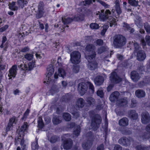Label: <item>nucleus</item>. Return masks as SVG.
Returning <instances> with one entry per match:
<instances>
[{
	"label": "nucleus",
	"mask_w": 150,
	"mask_h": 150,
	"mask_svg": "<svg viewBox=\"0 0 150 150\" xmlns=\"http://www.w3.org/2000/svg\"><path fill=\"white\" fill-rule=\"evenodd\" d=\"M104 77L100 75L96 76L94 79V82L96 86H99L102 85L104 81Z\"/></svg>",
	"instance_id": "18"
},
{
	"label": "nucleus",
	"mask_w": 150,
	"mask_h": 150,
	"mask_svg": "<svg viewBox=\"0 0 150 150\" xmlns=\"http://www.w3.org/2000/svg\"><path fill=\"white\" fill-rule=\"evenodd\" d=\"M66 75V73L64 70L61 68H59L58 70V74L55 72L54 74V78L57 79L58 78V76L64 78Z\"/></svg>",
	"instance_id": "20"
},
{
	"label": "nucleus",
	"mask_w": 150,
	"mask_h": 150,
	"mask_svg": "<svg viewBox=\"0 0 150 150\" xmlns=\"http://www.w3.org/2000/svg\"><path fill=\"white\" fill-rule=\"evenodd\" d=\"M126 43L125 37L120 34L115 35L113 38V45L116 48L121 49Z\"/></svg>",
	"instance_id": "2"
},
{
	"label": "nucleus",
	"mask_w": 150,
	"mask_h": 150,
	"mask_svg": "<svg viewBox=\"0 0 150 150\" xmlns=\"http://www.w3.org/2000/svg\"><path fill=\"white\" fill-rule=\"evenodd\" d=\"M146 132L141 131L139 134V136L142 139H149L150 138V123L146 127Z\"/></svg>",
	"instance_id": "7"
},
{
	"label": "nucleus",
	"mask_w": 150,
	"mask_h": 150,
	"mask_svg": "<svg viewBox=\"0 0 150 150\" xmlns=\"http://www.w3.org/2000/svg\"><path fill=\"white\" fill-rule=\"evenodd\" d=\"M62 21L64 24H68L72 22L73 21V20L72 18H62Z\"/></svg>",
	"instance_id": "45"
},
{
	"label": "nucleus",
	"mask_w": 150,
	"mask_h": 150,
	"mask_svg": "<svg viewBox=\"0 0 150 150\" xmlns=\"http://www.w3.org/2000/svg\"><path fill=\"white\" fill-rule=\"evenodd\" d=\"M81 54L78 51H74L70 54V61L73 64H77L79 63L81 61Z\"/></svg>",
	"instance_id": "4"
},
{
	"label": "nucleus",
	"mask_w": 150,
	"mask_h": 150,
	"mask_svg": "<svg viewBox=\"0 0 150 150\" xmlns=\"http://www.w3.org/2000/svg\"><path fill=\"white\" fill-rule=\"evenodd\" d=\"M110 80L112 83H117L121 81V78L117 75L115 72H112L110 76Z\"/></svg>",
	"instance_id": "10"
},
{
	"label": "nucleus",
	"mask_w": 150,
	"mask_h": 150,
	"mask_svg": "<svg viewBox=\"0 0 150 150\" xmlns=\"http://www.w3.org/2000/svg\"><path fill=\"white\" fill-rule=\"evenodd\" d=\"M133 142V139L131 138L128 139L126 137H123L120 139L118 140V143L125 146H129L131 142Z\"/></svg>",
	"instance_id": "14"
},
{
	"label": "nucleus",
	"mask_w": 150,
	"mask_h": 150,
	"mask_svg": "<svg viewBox=\"0 0 150 150\" xmlns=\"http://www.w3.org/2000/svg\"><path fill=\"white\" fill-rule=\"evenodd\" d=\"M144 26L146 32L147 34H150V25L148 22H146L144 24Z\"/></svg>",
	"instance_id": "40"
},
{
	"label": "nucleus",
	"mask_w": 150,
	"mask_h": 150,
	"mask_svg": "<svg viewBox=\"0 0 150 150\" xmlns=\"http://www.w3.org/2000/svg\"><path fill=\"white\" fill-rule=\"evenodd\" d=\"M128 101L126 98H122L119 99L117 102V103L118 106L119 107H125L127 106Z\"/></svg>",
	"instance_id": "25"
},
{
	"label": "nucleus",
	"mask_w": 150,
	"mask_h": 150,
	"mask_svg": "<svg viewBox=\"0 0 150 150\" xmlns=\"http://www.w3.org/2000/svg\"><path fill=\"white\" fill-rule=\"evenodd\" d=\"M72 95L69 93H67L62 96V99L63 101L66 102H68L72 98Z\"/></svg>",
	"instance_id": "29"
},
{
	"label": "nucleus",
	"mask_w": 150,
	"mask_h": 150,
	"mask_svg": "<svg viewBox=\"0 0 150 150\" xmlns=\"http://www.w3.org/2000/svg\"><path fill=\"white\" fill-rule=\"evenodd\" d=\"M106 50V48L104 46H102L98 48L97 52L98 54H101Z\"/></svg>",
	"instance_id": "52"
},
{
	"label": "nucleus",
	"mask_w": 150,
	"mask_h": 150,
	"mask_svg": "<svg viewBox=\"0 0 150 150\" xmlns=\"http://www.w3.org/2000/svg\"><path fill=\"white\" fill-rule=\"evenodd\" d=\"M141 122L144 124H146L150 122V116L149 113L147 111L143 112L141 115Z\"/></svg>",
	"instance_id": "13"
},
{
	"label": "nucleus",
	"mask_w": 150,
	"mask_h": 150,
	"mask_svg": "<svg viewBox=\"0 0 150 150\" xmlns=\"http://www.w3.org/2000/svg\"><path fill=\"white\" fill-rule=\"evenodd\" d=\"M99 19L101 21H105L107 20L110 23V27L116 24L115 19L111 15V12L109 9L101 10L99 14Z\"/></svg>",
	"instance_id": "1"
},
{
	"label": "nucleus",
	"mask_w": 150,
	"mask_h": 150,
	"mask_svg": "<svg viewBox=\"0 0 150 150\" xmlns=\"http://www.w3.org/2000/svg\"><path fill=\"white\" fill-rule=\"evenodd\" d=\"M71 113L76 118H77L79 116L80 114L79 112L76 110L72 112L71 111Z\"/></svg>",
	"instance_id": "61"
},
{
	"label": "nucleus",
	"mask_w": 150,
	"mask_h": 150,
	"mask_svg": "<svg viewBox=\"0 0 150 150\" xmlns=\"http://www.w3.org/2000/svg\"><path fill=\"white\" fill-rule=\"evenodd\" d=\"M81 132V128L79 126L75 127L73 134L76 137H78L80 134Z\"/></svg>",
	"instance_id": "37"
},
{
	"label": "nucleus",
	"mask_w": 150,
	"mask_h": 150,
	"mask_svg": "<svg viewBox=\"0 0 150 150\" xmlns=\"http://www.w3.org/2000/svg\"><path fill=\"white\" fill-rule=\"evenodd\" d=\"M34 67V64L33 63L30 62L28 64V66L26 67V69L29 71L32 70Z\"/></svg>",
	"instance_id": "54"
},
{
	"label": "nucleus",
	"mask_w": 150,
	"mask_h": 150,
	"mask_svg": "<svg viewBox=\"0 0 150 150\" xmlns=\"http://www.w3.org/2000/svg\"><path fill=\"white\" fill-rule=\"evenodd\" d=\"M31 147L32 149L33 150L38 149L39 146L38 144L37 139L36 140V142H33L32 144Z\"/></svg>",
	"instance_id": "50"
},
{
	"label": "nucleus",
	"mask_w": 150,
	"mask_h": 150,
	"mask_svg": "<svg viewBox=\"0 0 150 150\" xmlns=\"http://www.w3.org/2000/svg\"><path fill=\"white\" fill-rule=\"evenodd\" d=\"M28 125L27 122H25L24 124L21 127L19 131V134L22 133V134L25 131L27 128H28Z\"/></svg>",
	"instance_id": "39"
},
{
	"label": "nucleus",
	"mask_w": 150,
	"mask_h": 150,
	"mask_svg": "<svg viewBox=\"0 0 150 150\" xmlns=\"http://www.w3.org/2000/svg\"><path fill=\"white\" fill-rule=\"evenodd\" d=\"M16 2H12L8 4L9 8L11 10L15 11L18 9V7L15 6Z\"/></svg>",
	"instance_id": "35"
},
{
	"label": "nucleus",
	"mask_w": 150,
	"mask_h": 150,
	"mask_svg": "<svg viewBox=\"0 0 150 150\" xmlns=\"http://www.w3.org/2000/svg\"><path fill=\"white\" fill-rule=\"evenodd\" d=\"M133 45L134 49V53L137 52L138 51L140 50H141V47L139 45V44L137 42H134L133 43Z\"/></svg>",
	"instance_id": "36"
},
{
	"label": "nucleus",
	"mask_w": 150,
	"mask_h": 150,
	"mask_svg": "<svg viewBox=\"0 0 150 150\" xmlns=\"http://www.w3.org/2000/svg\"><path fill=\"white\" fill-rule=\"evenodd\" d=\"M24 58L28 60H31L33 58V54L27 53L24 55Z\"/></svg>",
	"instance_id": "47"
},
{
	"label": "nucleus",
	"mask_w": 150,
	"mask_h": 150,
	"mask_svg": "<svg viewBox=\"0 0 150 150\" xmlns=\"http://www.w3.org/2000/svg\"><path fill=\"white\" fill-rule=\"evenodd\" d=\"M108 27L109 26L107 25H104L103 26V29L101 33L102 35H103L105 34Z\"/></svg>",
	"instance_id": "56"
},
{
	"label": "nucleus",
	"mask_w": 150,
	"mask_h": 150,
	"mask_svg": "<svg viewBox=\"0 0 150 150\" xmlns=\"http://www.w3.org/2000/svg\"><path fill=\"white\" fill-rule=\"evenodd\" d=\"M59 138L56 135L53 136L51 137L50 141L52 143H54L59 139Z\"/></svg>",
	"instance_id": "46"
},
{
	"label": "nucleus",
	"mask_w": 150,
	"mask_h": 150,
	"mask_svg": "<svg viewBox=\"0 0 150 150\" xmlns=\"http://www.w3.org/2000/svg\"><path fill=\"white\" fill-rule=\"evenodd\" d=\"M137 103V101L135 99H132L131 104L130 105V107L132 108L135 107L136 106Z\"/></svg>",
	"instance_id": "58"
},
{
	"label": "nucleus",
	"mask_w": 150,
	"mask_h": 150,
	"mask_svg": "<svg viewBox=\"0 0 150 150\" xmlns=\"http://www.w3.org/2000/svg\"><path fill=\"white\" fill-rule=\"evenodd\" d=\"M79 70V66L77 65H74L73 67V71L75 73H76L78 72Z\"/></svg>",
	"instance_id": "57"
},
{
	"label": "nucleus",
	"mask_w": 150,
	"mask_h": 150,
	"mask_svg": "<svg viewBox=\"0 0 150 150\" xmlns=\"http://www.w3.org/2000/svg\"><path fill=\"white\" fill-rule=\"evenodd\" d=\"M17 121V117L15 116H13L9 119L8 123L13 125V124H16Z\"/></svg>",
	"instance_id": "43"
},
{
	"label": "nucleus",
	"mask_w": 150,
	"mask_h": 150,
	"mask_svg": "<svg viewBox=\"0 0 150 150\" xmlns=\"http://www.w3.org/2000/svg\"><path fill=\"white\" fill-rule=\"evenodd\" d=\"M94 139L92 137L88 138L87 141L84 142L82 145L83 148L86 150L89 149L92 145Z\"/></svg>",
	"instance_id": "11"
},
{
	"label": "nucleus",
	"mask_w": 150,
	"mask_h": 150,
	"mask_svg": "<svg viewBox=\"0 0 150 150\" xmlns=\"http://www.w3.org/2000/svg\"><path fill=\"white\" fill-rule=\"evenodd\" d=\"M86 101L87 104L90 106H93L96 104V101L93 98L89 97L86 98Z\"/></svg>",
	"instance_id": "30"
},
{
	"label": "nucleus",
	"mask_w": 150,
	"mask_h": 150,
	"mask_svg": "<svg viewBox=\"0 0 150 150\" xmlns=\"http://www.w3.org/2000/svg\"><path fill=\"white\" fill-rule=\"evenodd\" d=\"M44 4L42 1H40L38 6V11L36 14V18L37 19H39L42 17L44 13Z\"/></svg>",
	"instance_id": "12"
},
{
	"label": "nucleus",
	"mask_w": 150,
	"mask_h": 150,
	"mask_svg": "<svg viewBox=\"0 0 150 150\" xmlns=\"http://www.w3.org/2000/svg\"><path fill=\"white\" fill-rule=\"evenodd\" d=\"M52 121L54 125H57L60 123L62 120L60 117L56 116L53 117Z\"/></svg>",
	"instance_id": "33"
},
{
	"label": "nucleus",
	"mask_w": 150,
	"mask_h": 150,
	"mask_svg": "<svg viewBox=\"0 0 150 150\" xmlns=\"http://www.w3.org/2000/svg\"><path fill=\"white\" fill-rule=\"evenodd\" d=\"M85 102L84 100L81 98H79L77 100L76 105L79 108H82L84 105Z\"/></svg>",
	"instance_id": "31"
},
{
	"label": "nucleus",
	"mask_w": 150,
	"mask_h": 150,
	"mask_svg": "<svg viewBox=\"0 0 150 150\" xmlns=\"http://www.w3.org/2000/svg\"><path fill=\"white\" fill-rule=\"evenodd\" d=\"M63 117L67 121H69L71 119V116L68 113H64L63 115Z\"/></svg>",
	"instance_id": "42"
},
{
	"label": "nucleus",
	"mask_w": 150,
	"mask_h": 150,
	"mask_svg": "<svg viewBox=\"0 0 150 150\" xmlns=\"http://www.w3.org/2000/svg\"><path fill=\"white\" fill-rule=\"evenodd\" d=\"M95 47L92 44H89L87 45L86 47V50L92 54L90 55H88V56H94L95 57L96 54L95 51Z\"/></svg>",
	"instance_id": "15"
},
{
	"label": "nucleus",
	"mask_w": 150,
	"mask_h": 150,
	"mask_svg": "<svg viewBox=\"0 0 150 150\" xmlns=\"http://www.w3.org/2000/svg\"><path fill=\"white\" fill-rule=\"evenodd\" d=\"M115 10L118 15H119L122 13V10L120 5L119 1L118 0H115Z\"/></svg>",
	"instance_id": "26"
},
{
	"label": "nucleus",
	"mask_w": 150,
	"mask_h": 150,
	"mask_svg": "<svg viewBox=\"0 0 150 150\" xmlns=\"http://www.w3.org/2000/svg\"><path fill=\"white\" fill-rule=\"evenodd\" d=\"M136 150H147L148 147L143 145H138L135 147Z\"/></svg>",
	"instance_id": "44"
},
{
	"label": "nucleus",
	"mask_w": 150,
	"mask_h": 150,
	"mask_svg": "<svg viewBox=\"0 0 150 150\" xmlns=\"http://www.w3.org/2000/svg\"><path fill=\"white\" fill-rule=\"evenodd\" d=\"M97 94L98 96L100 98H102L103 96V93L102 88H100L97 91Z\"/></svg>",
	"instance_id": "53"
},
{
	"label": "nucleus",
	"mask_w": 150,
	"mask_h": 150,
	"mask_svg": "<svg viewBox=\"0 0 150 150\" xmlns=\"http://www.w3.org/2000/svg\"><path fill=\"white\" fill-rule=\"evenodd\" d=\"M88 89V86L84 82L79 83L78 86V90L81 96L83 95L86 92Z\"/></svg>",
	"instance_id": "8"
},
{
	"label": "nucleus",
	"mask_w": 150,
	"mask_h": 150,
	"mask_svg": "<svg viewBox=\"0 0 150 150\" xmlns=\"http://www.w3.org/2000/svg\"><path fill=\"white\" fill-rule=\"evenodd\" d=\"M19 134H20V135L18 137H16L15 138V145H17L18 144V141L17 140H18V141L20 142L21 140L22 139L21 136V133H19Z\"/></svg>",
	"instance_id": "59"
},
{
	"label": "nucleus",
	"mask_w": 150,
	"mask_h": 150,
	"mask_svg": "<svg viewBox=\"0 0 150 150\" xmlns=\"http://www.w3.org/2000/svg\"><path fill=\"white\" fill-rule=\"evenodd\" d=\"M51 90L54 91V92H57L59 91V90L56 85H53L51 87Z\"/></svg>",
	"instance_id": "62"
},
{
	"label": "nucleus",
	"mask_w": 150,
	"mask_h": 150,
	"mask_svg": "<svg viewBox=\"0 0 150 150\" xmlns=\"http://www.w3.org/2000/svg\"><path fill=\"white\" fill-rule=\"evenodd\" d=\"M128 3L131 6L134 7L140 6L138 4L139 2L138 0H128Z\"/></svg>",
	"instance_id": "34"
},
{
	"label": "nucleus",
	"mask_w": 150,
	"mask_h": 150,
	"mask_svg": "<svg viewBox=\"0 0 150 150\" xmlns=\"http://www.w3.org/2000/svg\"><path fill=\"white\" fill-rule=\"evenodd\" d=\"M28 2L27 0H18L17 3L18 7L22 8L27 5Z\"/></svg>",
	"instance_id": "27"
},
{
	"label": "nucleus",
	"mask_w": 150,
	"mask_h": 150,
	"mask_svg": "<svg viewBox=\"0 0 150 150\" xmlns=\"http://www.w3.org/2000/svg\"><path fill=\"white\" fill-rule=\"evenodd\" d=\"M96 43L97 45L101 46L103 44V40L101 39H98L96 40Z\"/></svg>",
	"instance_id": "60"
},
{
	"label": "nucleus",
	"mask_w": 150,
	"mask_h": 150,
	"mask_svg": "<svg viewBox=\"0 0 150 150\" xmlns=\"http://www.w3.org/2000/svg\"><path fill=\"white\" fill-rule=\"evenodd\" d=\"M135 95L139 98H141L144 97L146 95L145 92L142 89H138L135 91Z\"/></svg>",
	"instance_id": "23"
},
{
	"label": "nucleus",
	"mask_w": 150,
	"mask_h": 150,
	"mask_svg": "<svg viewBox=\"0 0 150 150\" xmlns=\"http://www.w3.org/2000/svg\"><path fill=\"white\" fill-rule=\"evenodd\" d=\"M137 70L141 74H143L145 72V67L143 64H141L138 66Z\"/></svg>",
	"instance_id": "41"
},
{
	"label": "nucleus",
	"mask_w": 150,
	"mask_h": 150,
	"mask_svg": "<svg viewBox=\"0 0 150 150\" xmlns=\"http://www.w3.org/2000/svg\"><path fill=\"white\" fill-rule=\"evenodd\" d=\"M131 78L134 81L136 82L139 79L140 76L137 72L133 71L131 73Z\"/></svg>",
	"instance_id": "21"
},
{
	"label": "nucleus",
	"mask_w": 150,
	"mask_h": 150,
	"mask_svg": "<svg viewBox=\"0 0 150 150\" xmlns=\"http://www.w3.org/2000/svg\"><path fill=\"white\" fill-rule=\"evenodd\" d=\"M17 66L14 65L12 66L9 70V74L8 76L9 77V79H11L13 77L14 78L17 73Z\"/></svg>",
	"instance_id": "17"
},
{
	"label": "nucleus",
	"mask_w": 150,
	"mask_h": 150,
	"mask_svg": "<svg viewBox=\"0 0 150 150\" xmlns=\"http://www.w3.org/2000/svg\"><path fill=\"white\" fill-rule=\"evenodd\" d=\"M140 18H139L135 20V24L139 28H141L142 27V23H141Z\"/></svg>",
	"instance_id": "49"
},
{
	"label": "nucleus",
	"mask_w": 150,
	"mask_h": 150,
	"mask_svg": "<svg viewBox=\"0 0 150 150\" xmlns=\"http://www.w3.org/2000/svg\"><path fill=\"white\" fill-rule=\"evenodd\" d=\"M7 39L6 36H4L2 37V40L1 41V44L0 46L1 48H4V50L6 51L8 47L7 46V42H6L4 45L5 42L7 41Z\"/></svg>",
	"instance_id": "28"
},
{
	"label": "nucleus",
	"mask_w": 150,
	"mask_h": 150,
	"mask_svg": "<svg viewBox=\"0 0 150 150\" xmlns=\"http://www.w3.org/2000/svg\"><path fill=\"white\" fill-rule=\"evenodd\" d=\"M86 59L88 62V68L91 70H95L97 67L98 64L96 61L95 60L94 56H86Z\"/></svg>",
	"instance_id": "5"
},
{
	"label": "nucleus",
	"mask_w": 150,
	"mask_h": 150,
	"mask_svg": "<svg viewBox=\"0 0 150 150\" xmlns=\"http://www.w3.org/2000/svg\"><path fill=\"white\" fill-rule=\"evenodd\" d=\"M47 75H46V80L47 84H50L52 81L51 76L53 74L54 69L52 64L50 65L47 68Z\"/></svg>",
	"instance_id": "6"
},
{
	"label": "nucleus",
	"mask_w": 150,
	"mask_h": 150,
	"mask_svg": "<svg viewBox=\"0 0 150 150\" xmlns=\"http://www.w3.org/2000/svg\"><path fill=\"white\" fill-rule=\"evenodd\" d=\"M84 18V14H78L74 16V20L76 21H81L83 20Z\"/></svg>",
	"instance_id": "32"
},
{
	"label": "nucleus",
	"mask_w": 150,
	"mask_h": 150,
	"mask_svg": "<svg viewBox=\"0 0 150 150\" xmlns=\"http://www.w3.org/2000/svg\"><path fill=\"white\" fill-rule=\"evenodd\" d=\"M119 96V93L118 92H114L110 95L109 97L110 100L112 102L117 100Z\"/></svg>",
	"instance_id": "24"
},
{
	"label": "nucleus",
	"mask_w": 150,
	"mask_h": 150,
	"mask_svg": "<svg viewBox=\"0 0 150 150\" xmlns=\"http://www.w3.org/2000/svg\"><path fill=\"white\" fill-rule=\"evenodd\" d=\"M13 125L11 124L8 122L6 129V133L7 134V132L8 131H10L12 129L13 127Z\"/></svg>",
	"instance_id": "55"
},
{
	"label": "nucleus",
	"mask_w": 150,
	"mask_h": 150,
	"mask_svg": "<svg viewBox=\"0 0 150 150\" xmlns=\"http://www.w3.org/2000/svg\"><path fill=\"white\" fill-rule=\"evenodd\" d=\"M123 27L125 28L127 30H129L131 28L129 25L125 22L123 23Z\"/></svg>",
	"instance_id": "64"
},
{
	"label": "nucleus",
	"mask_w": 150,
	"mask_h": 150,
	"mask_svg": "<svg viewBox=\"0 0 150 150\" xmlns=\"http://www.w3.org/2000/svg\"><path fill=\"white\" fill-rule=\"evenodd\" d=\"M128 117L131 119L135 120L137 119L138 115L135 110H131L128 111Z\"/></svg>",
	"instance_id": "19"
},
{
	"label": "nucleus",
	"mask_w": 150,
	"mask_h": 150,
	"mask_svg": "<svg viewBox=\"0 0 150 150\" xmlns=\"http://www.w3.org/2000/svg\"><path fill=\"white\" fill-rule=\"evenodd\" d=\"M136 53L137 59L139 61H143L146 58V54L143 50H140Z\"/></svg>",
	"instance_id": "16"
},
{
	"label": "nucleus",
	"mask_w": 150,
	"mask_h": 150,
	"mask_svg": "<svg viewBox=\"0 0 150 150\" xmlns=\"http://www.w3.org/2000/svg\"><path fill=\"white\" fill-rule=\"evenodd\" d=\"M87 83L89 89L91 91L92 93H94V87L93 84L89 81H88Z\"/></svg>",
	"instance_id": "48"
},
{
	"label": "nucleus",
	"mask_w": 150,
	"mask_h": 150,
	"mask_svg": "<svg viewBox=\"0 0 150 150\" xmlns=\"http://www.w3.org/2000/svg\"><path fill=\"white\" fill-rule=\"evenodd\" d=\"M145 39L147 45L150 46V36L146 35L145 37Z\"/></svg>",
	"instance_id": "63"
},
{
	"label": "nucleus",
	"mask_w": 150,
	"mask_h": 150,
	"mask_svg": "<svg viewBox=\"0 0 150 150\" xmlns=\"http://www.w3.org/2000/svg\"><path fill=\"white\" fill-rule=\"evenodd\" d=\"M62 140L63 141L62 146L65 149H69L72 146L73 144L72 140L70 139H65L64 137H62Z\"/></svg>",
	"instance_id": "9"
},
{
	"label": "nucleus",
	"mask_w": 150,
	"mask_h": 150,
	"mask_svg": "<svg viewBox=\"0 0 150 150\" xmlns=\"http://www.w3.org/2000/svg\"><path fill=\"white\" fill-rule=\"evenodd\" d=\"M92 117L91 126L94 131H96L99 127L102 119L100 116L98 114L91 115Z\"/></svg>",
	"instance_id": "3"
},
{
	"label": "nucleus",
	"mask_w": 150,
	"mask_h": 150,
	"mask_svg": "<svg viewBox=\"0 0 150 150\" xmlns=\"http://www.w3.org/2000/svg\"><path fill=\"white\" fill-rule=\"evenodd\" d=\"M90 26L91 28L93 29H98L99 28L98 25L96 23H91Z\"/></svg>",
	"instance_id": "51"
},
{
	"label": "nucleus",
	"mask_w": 150,
	"mask_h": 150,
	"mask_svg": "<svg viewBox=\"0 0 150 150\" xmlns=\"http://www.w3.org/2000/svg\"><path fill=\"white\" fill-rule=\"evenodd\" d=\"M38 127L40 129H42L44 126V124L42 117H38Z\"/></svg>",
	"instance_id": "38"
},
{
	"label": "nucleus",
	"mask_w": 150,
	"mask_h": 150,
	"mask_svg": "<svg viewBox=\"0 0 150 150\" xmlns=\"http://www.w3.org/2000/svg\"><path fill=\"white\" fill-rule=\"evenodd\" d=\"M120 126L122 127H126L129 124V120L126 117H124L120 119L118 122Z\"/></svg>",
	"instance_id": "22"
}]
</instances>
